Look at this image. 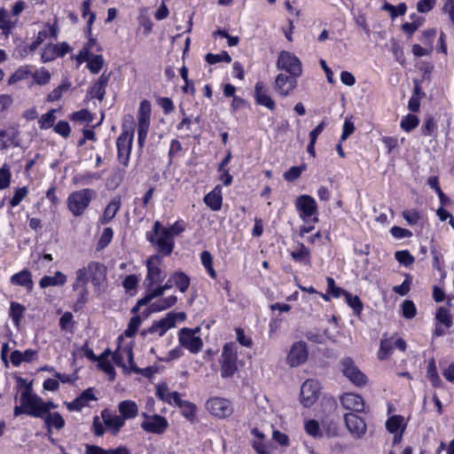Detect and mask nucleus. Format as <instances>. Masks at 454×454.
<instances>
[{
  "mask_svg": "<svg viewBox=\"0 0 454 454\" xmlns=\"http://www.w3.org/2000/svg\"><path fill=\"white\" fill-rule=\"evenodd\" d=\"M106 268L98 262H90L86 266L76 271V278L73 284L74 290L82 289L86 292L89 281L96 287H99L106 279Z\"/></svg>",
  "mask_w": 454,
  "mask_h": 454,
  "instance_id": "obj_1",
  "label": "nucleus"
},
{
  "mask_svg": "<svg viewBox=\"0 0 454 454\" xmlns=\"http://www.w3.org/2000/svg\"><path fill=\"white\" fill-rule=\"evenodd\" d=\"M147 239L160 255L168 256L173 252L174 239L159 221L154 223L153 230L147 233Z\"/></svg>",
  "mask_w": 454,
  "mask_h": 454,
  "instance_id": "obj_2",
  "label": "nucleus"
},
{
  "mask_svg": "<svg viewBox=\"0 0 454 454\" xmlns=\"http://www.w3.org/2000/svg\"><path fill=\"white\" fill-rule=\"evenodd\" d=\"M113 360L116 365L122 367L124 371H132L136 373H142L145 376H149L152 371L150 367L141 370L135 365L132 348L129 345L119 347L113 354Z\"/></svg>",
  "mask_w": 454,
  "mask_h": 454,
  "instance_id": "obj_3",
  "label": "nucleus"
},
{
  "mask_svg": "<svg viewBox=\"0 0 454 454\" xmlns=\"http://www.w3.org/2000/svg\"><path fill=\"white\" fill-rule=\"evenodd\" d=\"M20 403L24 405L25 414L35 418H43L45 415L44 401L32 392L30 386L21 392Z\"/></svg>",
  "mask_w": 454,
  "mask_h": 454,
  "instance_id": "obj_4",
  "label": "nucleus"
},
{
  "mask_svg": "<svg viewBox=\"0 0 454 454\" xmlns=\"http://www.w3.org/2000/svg\"><path fill=\"white\" fill-rule=\"evenodd\" d=\"M162 259L160 254H154L146 260L147 275L145 279L146 288H153L166 278V273L161 269Z\"/></svg>",
  "mask_w": 454,
  "mask_h": 454,
  "instance_id": "obj_5",
  "label": "nucleus"
},
{
  "mask_svg": "<svg viewBox=\"0 0 454 454\" xmlns=\"http://www.w3.org/2000/svg\"><path fill=\"white\" fill-rule=\"evenodd\" d=\"M238 351L235 343H227L223 347L221 356V375L229 378L234 375L237 371Z\"/></svg>",
  "mask_w": 454,
  "mask_h": 454,
  "instance_id": "obj_6",
  "label": "nucleus"
},
{
  "mask_svg": "<svg viewBox=\"0 0 454 454\" xmlns=\"http://www.w3.org/2000/svg\"><path fill=\"white\" fill-rule=\"evenodd\" d=\"M93 191L90 189H82L72 192L67 199L68 209L74 215H81L89 206Z\"/></svg>",
  "mask_w": 454,
  "mask_h": 454,
  "instance_id": "obj_7",
  "label": "nucleus"
},
{
  "mask_svg": "<svg viewBox=\"0 0 454 454\" xmlns=\"http://www.w3.org/2000/svg\"><path fill=\"white\" fill-rule=\"evenodd\" d=\"M340 370L356 386L362 387L367 382V377L358 369L354 360L350 357H345L340 360Z\"/></svg>",
  "mask_w": 454,
  "mask_h": 454,
  "instance_id": "obj_8",
  "label": "nucleus"
},
{
  "mask_svg": "<svg viewBox=\"0 0 454 454\" xmlns=\"http://www.w3.org/2000/svg\"><path fill=\"white\" fill-rule=\"evenodd\" d=\"M277 67L279 70L287 72L293 76H300L302 73L301 62L293 53L282 51L277 60Z\"/></svg>",
  "mask_w": 454,
  "mask_h": 454,
  "instance_id": "obj_9",
  "label": "nucleus"
},
{
  "mask_svg": "<svg viewBox=\"0 0 454 454\" xmlns=\"http://www.w3.org/2000/svg\"><path fill=\"white\" fill-rule=\"evenodd\" d=\"M295 206L297 210L300 212L301 218L305 222L309 223V218L313 216L312 222L315 223L318 221L317 217V207L316 200L309 195H301L296 199Z\"/></svg>",
  "mask_w": 454,
  "mask_h": 454,
  "instance_id": "obj_10",
  "label": "nucleus"
},
{
  "mask_svg": "<svg viewBox=\"0 0 454 454\" xmlns=\"http://www.w3.org/2000/svg\"><path fill=\"white\" fill-rule=\"evenodd\" d=\"M208 412L218 419L230 417L233 412L231 403L222 397H212L206 403Z\"/></svg>",
  "mask_w": 454,
  "mask_h": 454,
  "instance_id": "obj_11",
  "label": "nucleus"
},
{
  "mask_svg": "<svg viewBox=\"0 0 454 454\" xmlns=\"http://www.w3.org/2000/svg\"><path fill=\"white\" fill-rule=\"evenodd\" d=\"M200 328H183L179 333L180 345L192 353H197L201 349L202 340L198 335Z\"/></svg>",
  "mask_w": 454,
  "mask_h": 454,
  "instance_id": "obj_12",
  "label": "nucleus"
},
{
  "mask_svg": "<svg viewBox=\"0 0 454 454\" xmlns=\"http://www.w3.org/2000/svg\"><path fill=\"white\" fill-rule=\"evenodd\" d=\"M320 384L315 380H307L301 387V403L305 407L314 404L319 396Z\"/></svg>",
  "mask_w": 454,
  "mask_h": 454,
  "instance_id": "obj_13",
  "label": "nucleus"
},
{
  "mask_svg": "<svg viewBox=\"0 0 454 454\" xmlns=\"http://www.w3.org/2000/svg\"><path fill=\"white\" fill-rule=\"evenodd\" d=\"M309 352L304 341L293 343L286 356V364L290 367H297L304 364L308 359Z\"/></svg>",
  "mask_w": 454,
  "mask_h": 454,
  "instance_id": "obj_14",
  "label": "nucleus"
},
{
  "mask_svg": "<svg viewBox=\"0 0 454 454\" xmlns=\"http://www.w3.org/2000/svg\"><path fill=\"white\" fill-rule=\"evenodd\" d=\"M133 136V131L124 130L119 136L116 142L118 149V160L120 163L125 167L129 164Z\"/></svg>",
  "mask_w": 454,
  "mask_h": 454,
  "instance_id": "obj_15",
  "label": "nucleus"
},
{
  "mask_svg": "<svg viewBox=\"0 0 454 454\" xmlns=\"http://www.w3.org/2000/svg\"><path fill=\"white\" fill-rule=\"evenodd\" d=\"M394 347L401 351H404L407 348V345L405 340L402 338H395L392 336L390 338L382 339L380 341V349L378 351V358L380 360L387 359L391 356Z\"/></svg>",
  "mask_w": 454,
  "mask_h": 454,
  "instance_id": "obj_16",
  "label": "nucleus"
},
{
  "mask_svg": "<svg viewBox=\"0 0 454 454\" xmlns=\"http://www.w3.org/2000/svg\"><path fill=\"white\" fill-rule=\"evenodd\" d=\"M406 425L404 418L401 415H393L387 420L386 428L390 434H394L393 442L395 444L401 442Z\"/></svg>",
  "mask_w": 454,
  "mask_h": 454,
  "instance_id": "obj_17",
  "label": "nucleus"
},
{
  "mask_svg": "<svg viewBox=\"0 0 454 454\" xmlns=\"http://www.w3.org/2000/svg\"><path fill=\"white\" fill-rule=\"evenodd\" d=\"M297 77L291 74H278L274 82V90L282 97L289 95L297 86Z\"/></svg>",
  "mask_w": 454,
  "mask_h": 454,
  "instance_id": "obj_18",
  "label": "nucleus"
},
{
  "mask_svg": "<svg viewBox=\"0 0 454 454\" xmlns=\"http://www.w3.org/2000/svg\"><path fill=\"white\" fill-rule=\"evenodd\" d=\"M344 419L347 429L355 438H360L365 434L367 427L362 418L354 413H346Z\"/></svg>",
  "mask_w": 454,
  "mask_h": 454,
  "instance_id": "obj_19",
  "label": "nucleus"
},
{
  "mask_svg": "<svg viewBox=\"0 0 454 454\" xmlns=\"http://www.w3.org/2000/svg\"><path fill=\"white\" fill-rule=\"evenodd\" d=\"M340 403L346 410L356 412H362L364 410V401L363 397L354 393H345L340 396Z\"/></svg>",
  "mask_w": 454,
  "mask_h": 454,
  "instance_id": "obj_20",
  "label": "nucleus"
},
{
  "mask_svg": "<svg viewBox=\"0 0 454 454\" xmlns=\"http://www.w3.org/2000/svg\"><path fill=\"white\" fill-rule=\"evenodd\" d=\"M168 426L167 419L160 415H154L141 424L145 431L153 434H162L167 429Z\"/></svg>",
  "mask_w": 454,
  "mask_h": 454,
  "instance_id": "obj_21",
  "label": "nucleus"
},
{
  "mask_svg": "<svg viewBox=\"0 0 454 454\" xmlns=\"http://www.w3.org/2000/svg\"><path fill=\"white\" fill-rule=\"evenodd\" d=\"M101 418L105 426L114 435H116L125 424L123 418L119 415H113L108 410L101 411Z\"/></svg>",
  "mask_w": 454,
  "mask_h": 454,
  "instance_id": "obj_22",
  "label": "nucleus"
},
{
  "mask_svg": "<svg viewBox=\"0 0 454 454\" xmlns=\"http://www.w3.org/2000/svg\"><path fill=\"white\" fill-rule=\"evenodd\" d=\"M254 98L258 105L267 107L269 110L275 109V102L270 95H268L265 85L258 82L254 86Z\"/></svg>",
  "mask_w": 454,
  "mask_h": 454,
  "instance_id": "obj_23",
  "label": "nucleus"
},
{
  "mask_svg": "<svg viewBox=\"0 0 454 454\" xmlns=\"http://www.w3.org/2000/svg\"><path fill=\"white\" fill-rule=\"evenodd\" d=\"M19 131L14 127H9L0 131V149H6L11 145L18 146Z\"/></svg>",
  "mask_w": 454,
  "mask_h": 454,
  "instance_id": "obj_24",
  "label": "nucleus"
},
{
  "mask_svg": "<svg viewBox=\"0 0 454 454\" xmlns=\"http://www.w3.org/2000/svg\"><path fill=\"white\" fill-rule=\"evenodd\" d=\"M111 73L104 72L90 89V96L102 101L106 94V87L109 82Z\"/></svg>",
  "mask_w": 454,
  "mask_h": 454,
  "instance_id": "obj_25",
  "label": "nucleus"
},
{
  "mask_svg": "<svg viewBox=\"0 0 454 454\" xmlns=\"http://www.w3.org/2000/svg\"><path fill=\"white\" fill-rule=\"evenodd\" d=\"M96 400L91 387L84 390L78 397H76L71 403H68L67 408L69 411H80L82 408L87 405L88 402Z\"/></svg>",
  "mask_w": 454,
  "mask_h": 454,
  "instance_id": "obj_26",
  "label": "nucleus"
},
{
  "mask_svg": "<svg viewBox=\"0 0 454 454\" xmlns=\"http://www.w3.org/2000/svg\"><path fill=\"white\" fill-rule=\"evenodd\" d=\"M118 411L121 418L125 419H131L137 416L138 407L137 403L130 400H125L118 404Z\"/></svg>",
  "mask_w": 454,
  "mask_h": 454,
  "instance_id": "obj_27",
  "label": "nucleus"
},
{
  "mask_svg": "<svg viewBox=\"0 0 454 454\" xmlns=\"http://www.w3.org/2000/svg\"><path fill=\"white\" fill-rule=\"evenodd\" d=\"M37 356V351L34 349H27L25 352L14 350L12 352L10 359L14 366H19L23 362H32Z\"/></svg>",
  "mask_w": 454,
  "mask_h": 454,
  "instance_id": "obj_28",
  "label": "nucleus"
},
{
  "mask_svg": "<svg viewBox=\"0 0 454 454\" xmlns=\"http://www.w3.org/2000/svg\"><path fill=\"white\" fill-rule=\"evenodd\" d=\"M175 318L173 316L168 314L162 319L154 323L149 329L150 333H157L159 336H162L168 329L174 327Z\"/></svg>",
  "mask_w": 454,
  "mask_h": 454,
  "instance_id": "obj_29",
  "label": "nucleus"
},
{
  "mask_svg": "<svg viewBox=\"0 0 454 454\" xmlns=\"http://www.w3.org/2000/svg\"><path fill=\"white\" fill-rule=\"evenodd\" d=\"M156 395L163 402H166L170 404L175 403L176 405L177 403L180 402L181 400L179 394L176 391L169 392L167 385L165 384H160L157 386Z\"/></svg>",
  "mask_w": 454,
  "mask_h": 454,
  "instance_id": "obj_30",
  "label": "nucleus"
},
{
  "mask_svg": "<svg viewBox=\"0 0 454 454\" xmlns=\"http://www.w3.org/2000/svg\"><path fill=\"white\" fill-rule=\"evenodd\" d=\"M11 282L15 286H25L28 290H31L33 286L31 273L28 270H22L14 274L11 278Z\"/></svg>",
  "mask_w": 454,
  "mask_h": 454,
  "instance_id": "obj_31",
  "label": "nucleus"
},
{
  "mask_svg": "<svg viewBox=\"0 0 454 454\" xmlns=\"http://www.w3.org/2000/svg\"><path fill=\"white\" fill-rule=\"evenodd\" d=\"M121 207V198L120 197H114L109 204L106 206L104 215L102 217V223H106L109 221H111L118 212V210Z\"/></svg>",
  "mask_w": 454,
  "mask_h": 454,
  "instance_id": "obj_32",
  "label": "nucleus"
},
{
  "mask_svg": "<svg viewBox=\"0 0 454 454\" xmlns=\"http://www.w3.org/2000/svg\"><path fill=\"white\" fill-rule=\"evenodd\" d=\"M176 297L175 295L168 296L164 299L158 300L150 305L149 312H159L171 308L176 303Z\"/></svg>",
  "mask_w": 454,
  "mask_h": 454,
  "instance_id": "obj_33",
  "label": "nucleus"
},
{
  "mask_svg": "<svg viewBox=\"0 0 454 454\" xmlns=\"http://www.w3.org/2000/svg\"><path fill=\"white\" fill-rule=\"evenodd\" d=\"M171 281H174V286L182 293L186 292L190 285L189 277L181 271L172 273Z\"/></svg>",
  "mask_w": 454,
  "mask_h": 454,
  "instance_id": "obj_34",
  "label": "nucleus"
},
{
  "mask_svg": "<svg viewBox=\"0 0 454 454\" xmlns=\"http://www.w3.org/2000/svg\"><path fill=\"white\" fill-rule=\"evenodd\" d=\"M205 204L212 210H219L222 207V195L220 192L214 190L204 197Z\"/></svg>",
  "mask_w": 454,
  "mask_h": 454,
  "instance_id": "obj_35",
  "label": "nucleus"
},
{
  "mask_svg": "<svg viewBox=\"0 0 454 454\" xmlns=\"http://www.w3.org/2000/svg\"><path fill=\"white\" fill-rule=\"evenodd\" d=\"M66 281V276L62 272L57 271L53 277H43L40 280V286L45 288L51 286L63 285Z\"/></svg>",
  "mask_w": 454,
  "mask_h": 454,
  "instance_id": "obj_36",
  "label": "nucleus"
},
{
  "mask_svg": "<svg viewBox=\"0 0 454 454\" xmlns=\"http://www.w3.org/2000/svg\"><path fill=\"white\" fill-rule=\"evenodd\" d=\"M150 124V117H139L137 127L138 145L143 147Z\"/></svg>",
  "mask_w": 454,
  "mask_h": 454,
  "instance_id": "obj_37",
  "label": "nucleus"
},
{
  "mask_svg": "<svg viewBox=\"0 0 454 454\" xmlns=\"http://www.w3.org/2000/svg\"><path fill=\"white\" fill-rule=\"evenodd\" d=\"M25 310L26 308L23 305L18 302L11 303L10 316L17 327H19L20 325V321L23 317Z\"/></svg>",
  "mask_w": 454,
  "mask_h": 454,
  "instance_id": "obj_38",
  "label": "nucleus"
},
{
  "mask_svg": "<svg viewBox=\"0 0 454 454\" xmlns=\"http://www.w3.org/2000/svg\"><path fill=\"white\" fill-rule=\"evenodd\" d=\"M105 65L102 55H90V59L87 62V68L94 74H98Z\"/></svg>",
  "mask_w": 454,
  "mask_h": 454,
  "instance_id": "obj_39",
  "label": "nucleus"
},
{
  "mask_svg": "<svg viewBox=\"0 0 454 454\" xmlns=\"http://www.w3.org/2000/svg\"><path fill=\"white\" fill-rule=\"evenodd\" d=\"M435 319L439 325H443L446 329L452 325V320L450 312L443 307L437 309L435 313Z\"/></svg>",
  "mask_w": 454,
  "mask_h": 454,
  "instance_id": "obj_40",
  "label": "nucleus"
},
{
  "mask_svg": "<svg viewBox=\"0 0 454 454\" xmlns=\"http://www.w3.org/2000/svg\"><path fill=\"white\" fill-rule=\"evenodd\" d=\"M45 424L48 427H55L59 430L64 427L65 421L62 416L58 412L48 413L44 419Z\"/></svg>",
  "mask_w": 454,
  "mask_h": 454,
  "instance_id": "obj_41",
  "label": "nucleus"
},
{
  "mask_svg": "<svg viewBox=\"0 0 454 454\" xmlns=\"http://www.w3.org/2000/svg\"><path fill=\"white\" fill-rule=\"evenodd\" d=\"M309 254V249L306 247L302 243L299 244L298 251H293L291 253V256L294 260L297 262H304L308 265L310 264Z\"/></svg>",
  "mask_w": 454,
  "mask_h": 454,
  "instance_id": "obj_42",
  "label": "nucleus"
},
{
  "mask_svg": "<svg viewBox=\"0 0 454 454\" xmlns=\"http://www.w3.org/2000/svg\"><path fill=\"white\" fill-rule=\"evenodd\" d=\"M57 110L51 109L48 113L45 114H43L39 119V127L42 129H47L53 126L54 121L56 120V114Z\"/></svg>",
  "mask_w": 454,
  "mask_h": 454,
  "instance_id": "obj_43",
  "label": "nucleus"
},
{
  "mask_svg": "<svg viewBox=\"0 0 454 454\" xmlns=\"http://www.w3.org/2000/svg\"><path fill=\"white\" fill-rule=\"evenodd\" d=\"M200 259L203 266L207 269L208 274L212 278H216V271L213 267V257L208 251H203L200 254Z\"/></svg>",
  "mask_w": 454,
  "mask_h": 454,
  "instance_id": "obj_44",
  "label": "nucleus"
},
{
  "mask_svg": "<svg viewBox=\"0 0 454 454\" xmlns=\"http://www.w3.org/2000/svg\"><path fill=\"white\" fill-rule=\"evenodd\" d=\"M306 169V165L291 167L286 172L284 173V178L288 182H294L297 180L301 173Z\"/></svg>",
  "mask_w": 454,
  "mask_h": 454,
  "instance_id": "obj_45",
  "label": "nucleus"
},
{
  "mask_svg": "<svg viewBox=\"0 0 454 454\" xmlns=\"http://www.w3.org/2000/svg\"><path fill=\"white\" fill-rule=\"evenodd\" d=\"M30 74V69L27 67H21L17 69L8 79V84L12 85L19 81L27 79Z\"/></svg>",
  "mask_w": 454,
  "mask_h": 454,
  "instance_id": "obj_46",
  "label": "nucleus"
},
{
  "mask_svg": "<svg viewBox=\"0 0 454 454\" xmlns=\"http://www.w3.org/2000/svg\"><path fill=\"white\" fill-rule=\"evenodd\" d=\"M58 57L57 44L49 43L43 48L42 52V60L43 62L52 61Z\"/></svg>",
  "mask_w": 454,
  "mask_h": 454,
  "instance_id": "obj_47",
  "label": "nucleus"
},
{
  "mask_svg": "<svg viewBox=\"0 0 454 454\" xmlns=\"http://www.w3.org/2000/svg\"><path fill=\"white\" fill-rule=\"evenodd\" d=\"M402 314L406 319H412L417 314L415 304L411 300H405L402 304Z\"/></svg>",
  "mask_w": 454,
  "mask_h": 454,
  "instance_id": "obj_48",
  "label": "nucleus"
},
{
  "mask_svg": "<svg viewBox=\"0 0 454 454\" xmlns=\"http://www.w3.org/2000/svg\"><path fill=\"white\" fill-rule=\"evenodd\" d=\"M304 428L306 433L313 437H321L323 434L318 422L315 419L306 421Z\"/></svg>",
  "mask_w": 454,
  "mask_h": 454,
  "instance_id": "obj_49",
  "label": "nucleus"
},
{
  "mask_svg": "<svg viewBox=\"0 0 454 454\" xmlns=\"http://www.w3.org/2000/svg\"><path fill=\"white\" fill-rule=\"evenodd\" d=\"M346 301L351 307L356 315H359L363 309V303L357 295H351L349 293H345Z\"/></svg>",
  "mask_w": 454,
  "mask_h": 454,
  "instance_id": "obj_50",
  "label": "nucleus"
},
{
  "mask_svg": "<svg viewBox=\"0 0 454 454\" xmlns=\"http://www.w3.org/2000/svg\"><path fill=\"white\" fill-rule=\"evenodd\" d=\"M427 377L431 380L434 387H438L441 383V379L437 373L436 365L434 360L430 359L427 366Z\"/></svg>",
  "mask_w": 454,
  "mask_h": 454,
  "instance_id": "obj_51",
  "label": "nucleus"
},
{
  "mask_svg": "<svg viewBox=\"0 0 454 454\" xmlns=\"http://www.w3.org/2000/svg\"><path fill=\"white\" fill-rule=\"evenodd\" d=\"M34 79L35 82L39 85H44L47 84L51 80V73L45 69L44 67H42L38 70H36L34 74Z\"/></svg>",
  "mask_w": 454,
  "mask_h": 454,
  "instance_id": "obj_52",
  "label": "nucleus"
},
{
  "mask_svg": "<svg viewBox=\"0 0 454 454\" xmlns=\"http://www.w3.org/2000/svg\"><path fill=\"white\" fill-rule=\"evenodd\" d=\"M176 405L179 408H181L182 414L185 418L192 419L194 417L196 406L193 403H192L188 401L180 400V402H178Z\"/></svg>",
  "mask_w": 454,
  "mask_h": 454,
  "instance_id": "obj_53",
  "label": "nucleus"
},
{
  "mask_svg": "<svg viewBox=\"0 0 454 454\" xmlns=\"http://www.w3.org/2000/svg\"><path fill=\"white\" fill-rule=\"evenodd\" d=\"M206 60L208 64H215L221 61L230 63L231 61V58L226 51H223L219 54L207 53L206 55Z\"/></svg>",
  "mask_w": 454,
  "mask_h": 454,
  "instance_id": "obj_54",
  "label": "nucleus"
},
{
  "mask_svg": "<svg viewBox=\"0 0 454 454\" xmlns=\"http://www.w3.org/2000/svg\"><path fill=\"white\" fill-rule=\"evenodd\" d=\"M383 10L390 12L392 19H395L398 15H403L406 12V5L403 3L399 4L397 6H394L390 4H385Z\"/></svg>",
  "mask_w": 454,
  "mask_h": 454,
  "instance_id": "obj_55",
  "label": "nucleus"
},
{
  "mask_svg": "<svg viewBox=\"0 0 454 454\" xmlns=\"http://www.w3.org/2000/svg\"><path fill=\"white\" fill-rule=\"evenodd\" d=\"M98 362L100 370H102L106 374L108 375L110 380H114L115 372L110 361H108V359L99 358Z\"/></svg>",
  "mask_w": 454,
  "mask_h": 454,
  "instance_id": "obj_56",
  "label": "nucleus"
},
{
  "mask_svg": "<svg viewBox=\"0 0 454 454\" xmlns=\"http://www.w3.org/2000/svg\"><path fill=\"white\" fill-rule=\"evenodd\" d=\"M419 124V118L413 114H408L401 121V128L405 131H411L415 129Z\"/></svg>",
  "mask_w": 454,
  "mask_h": 454,
  "instance_id": "obj_57",
  "label": "nucleus"
},
{
  "mask_svg": "<svg viewBox=\"0 0 454 454\" xmlns=\"http://www.w3.org/2000/svg\"><path fill=\"white\" fill-rule=\"evenodd\" d=\"M57 28L54 26H48L43 30L40 31L36 36V44H41L47 37H56Z\"/></svg>",
  "mask_w": 454,
  "mask_h": 454,
  "instance_id": "obj_58",
  "label": "nucleus"
},
{
  "mask_svg": "<svg viewBox=\"0 0 454 454\" xmlns=\"http://www.w3.org/2000/svg\"><path fill=\"white\" fill-rule=\"evenodd\" d=\"M140 324L141 318L139 316L132 317L129 320V326L125 331V335L127 337H132L135 335L140 326Z\"/></svg>",
  "mask_w": 454,
  "mask_h": 454,
  "instance_id": "obj_59",
  "label": "nucleus"
},
{
  "mask_svg": "<svg viewBox=\"0 0 454 454\" xmlns=\"http://www.w3.org/2000/svg\"><path fill=\"white\" fill-rule=\"evenodd\" d=\"M11 172L7 165L0 168V190L5 189L10 184Z\"/></svg>",
  "mask_w": 454,
  "mask_h": 454,
  "instance_id": "obj_60",
  "label": "nucleus"
},
{
  "mask_svg": "<svg viewBox=\"0 0 454 454\" xmlns=\"http://www.w3.org/2000/svg\"><path fill=\"white\" fill-rule=\"evenodd\" d=\"M70 118L80 122H90L92 121L90 113L86 109L73 113Z\"/></svg>",
  "mask_w": 454,
  "mask_h": 454,
  "instance_id": "obj_61",
  "label": "nucleus"
},
{
  "mask_svg": "<svg viewBox=\"0 0 454 454\" xmlns=\"http://www.w3.org/2000/svg\"><path fill=\"white\" fill-rule=\"evenodd\" d=\"M395 257L400 263L405 266H409L414 262V257L408 251H397Z\"/></svg>",
  "mask_w": 454,
  "mask_h": 454,
  "instance_id": "obj_62",
  "label": "nucleus"
},
{
  "mask_svg": "<svg viewBox=\"0 0 454 454\" xmlns=\"http://www.w3.org/2000/svg\"><path fill=\"white\" fill-rule=\"evenodd\" d=\"M403 216L410 225H415L420 220V215L419 211L415 209L404 210L403 212Z\"/></svg>",
  "mask_w": 454,
  "mask_h": 454,
  "instance_id": "obj_63",
  "label": "nucleus"
},
{
  "mask_svg": "<svg viewBox=\"0 0 454 454\" xmlns=\"http://www.w3.org/2000/svg\"><path fill=\"white\" fill-rule=\"evenodd\" d=\"M0 28L4 35H8L12 28V22L8 19L7 12L3 9L0 10Z\"/></svg>",
  "mask_w": 454,
  "mask_h": 454,
  "instance_id": "obj_64",
  "label": "nucleus"
}]
</instances>
